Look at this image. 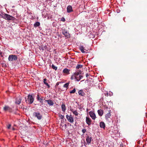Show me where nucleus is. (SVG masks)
Instances as JSON below:
<instances>
[{
	"instance_id": "1",
	"label": "nucleus",
	"mask_w": 147,
	"mask_h": 147,
	"mask_svg": "<svg viewBox=\"0 0 147 147\" xmlns=\"http://www.w3.org/2000/svg\"><path fill=\"white\" fill-rule=\"evenodd\" d=\"M0 16L3 18L7 20L14 21L15 20V18L14 17L3 12L0 13Z\"/></svg>"
},
{
	"instance_id": "2",
	"label": "nucleus",
	"mask_w": 147,
	"mask_h": 147,
	"mask_svg": "<svg viewBox=\"0 0 147 147\" xmlns=\"http://www.w3.org/2000/svg\"><path fill=\"white\" fill-rule=\"evenodd\" d=\"M83 77V76L81 75H78L75 74H73L71 78V80H75V81H79Z\"/></svg>"
},
{
	"instance_id": "3",
	"label": "nucleus",
	"mask_w": 147,
	"mask_h": 147,
	"mask_svg": "<svg viewBox=\"0 0 147 147\" xmlns=\"http://www.w3.org/2000/svg\"><path fill=\"white\" fill-rule=\"evenodd\" d=\"M105 111L106 113H107V114L105 115V118L107 120H108L109 118H110L111 116V111L110 109V108H108V107H106L105 109Z\"/></svg>"
},
{
	"instance_id": "4",
	"label": "nucleus",
	"mask_w": 147,
	"mask_h": 147,
	"mask_svg": "<svg viewBox=\"0 0 147 147\" xmlns=\"http://www.w3.org/2000/svg\"><path fill=\"white\" fill-rule=\"evenodd\" d=\"M62 33L67 38H69L70 36L67 30L65 28L63 29L62 30Z\"/></svg>"
},
{
	"instance_id": "5",
	"label": "nucleus",
	"mask_w": 147,
	"mask_h": 147,
	"mask_svg": "<svg viewBox=\"0 0 147 147\" xmlns=\"http://www.w3.org/2000/svg\"><path fill=\"white\" fill-rule=\"evenodd\" d=\"M33 116L36 117L38 120L41 119L42 118V115L39 113L34 112L33 113Z\"/></svg>"
},
{
	"instance_id": "6",
	"label": "nucleus",
	"mask_w": 147,
	"mask_h": 147,
	"mask_svg": "<svg viewBox=\"0 0 147 147\" xmlns=\"http://www.w3.org/2000/svg\"><path fill=\"white\" fill-rule=\"evenodd\" d=\"M69 92H76V91L78 92H82V90H80L78 89L77 88H76L75 87H70L69 88Z\"/></svg>"
},
{
	"instance_id": "7",
	"label": "nucleus",
	"mask_w": 147,
	"mask_h": 147,
	"mask_svg": "<svg viewBox=\"0 0 147 147\" xmlns=\"http://www.w3.org/2000/svg\"><path fill=\"white\" fill-rule=\"evenodd\" d=\"M18 57L16 55H11L9 56L8 57V60L9 61H13V60H16L17 59Z\"/></svg>"
},
{
	"instance_id": "8",
	"label": "nucleus",
	"mask_w": 147,
	"mask_h": 147,
	"mask_svg": "<svg viewBox=\"0 0 147 147\" xmlns=\"http://www.w3.org/2000/svg\"><path fill=\"white\" fill-rule=\"evenodd\" d=\"M66 117L68 121L70 123H73L74 121V119L71 115L70 116L68 115H66Z\"/></svg>"
},
{
	"instance_id": "9",
	"label": "nucleus",
	"mask_w": 147,
	"mask_h": 147,
	"mask_svg": "<svg viewBox=\"0 0 147 147\" xmlns=\"http://www.w3.org/2000/svg\"><path fill=\"white\" fill-rule=\"evenodd\" d=\"M3 109L4 111L5 112L8 111L10 112H11L12 111V109L8 106H5L3 107Z\"/></svg>"
},
{
	"instance_id": "10",
	"label": "nucleus",
	"mask_w": 147,
	"mask_h": 147,
	"mask_svg": "<svg viewBox=\"0 0 147 147\" xmlns=\"http://www.w3.org/2000/svg\"><path fill=\"white\" fill-rule=\"evenodd\" d=\"M92 140V137L88 135L86 137V141L88 144H89L91 143Z\"/></svg>"
},
{
	"instance_id": "11",
	"label": "nucleus",
	"mask_w": 147,
	"mask_h": 147,
	"mask_svg": "<svg viewBox=\"0 0 147 147\" xmlns=\"http://www.w3.org/2000/svg\"><path fill=\"white\" fill-rule=\"evenodd\" d=\"M89 114L90 117L93 119L95 120V119L96 116L94 113L92 111H91L89 112Z\"/></svg>"
},
{
	"instance_id": "12",
	"label": "nucleus",
	"mask_w": 147,
	"mask_h": 147,
	"mask_svg": "<svg viewBox=\"0 0 147 147\" xmlns=\"http://www.w3.org/2000/svg\"><path fill=\"white\" fill-rule=\"evenodd\" d=\"M28 97L30 101V104H32L34 100V98L31 95L29 94Z\"/></svg>"
},
{
	"instance_id": "13",
	"label": "nucleus",
	"mask_w": 147,
	"mask_h": 147,
	"mask_svg": "<svg viewBox=\"0 0 147 147\" xmlns=\"http://www.w3.org/2000/svg\"><path fill=\"white\" fill-rule=\"evenodd\" d=\"M22 98V97H20V96H18V97L17 98L15 102L17 104L19 105L21 102Z\"/></svg>"
},
{
	"instance_id": "14",
	"label": "nucleus",
	"mask_w": 147,
	"mask_h": 147,
	"mask_svg": "<svg viewBox=\"0 0 147 147\" xmlns=\"http://www.w3.org/2000/svg\"><path fill=\"white\" fill-rule=\"evenodd\" d=\"M44 97H40V95L39 94L37 95V99L38 100L40 101V102L41 103V104H43L42 100L43 99Z\"/></svg>"
},
{
	"instance_id": "15",
	"label": "nucleus",
	"mask_w": 147,
	"mask_h": 147,
	"mask_svg": "<svg viewBox=\"0 0 147 147\" xmlns=\"http://www.w3.org/2000/svg\"><path fill=\"white\" fill-rule=\"evenodd\" d=\"M86 122L88 125H90L91 124L92 120L89 117H86Z\"/></svg>"
},
{
	"instance_id": "16",
	"label": "nucleus",
	"mask_w": 147,
	"mask_h": 147,
	"mask_svg": "<svg viewBox=\"0 0 147 147\" xmlns=\"http://www.w3.org/2000/svg\"><path fill=\"white\" fill-rule=\"evenodd\" d=\"M67 12L68 13H70L73 11L71 5L68 6L67 8Z\"/></svg>"
},
{
	"instance_id": "17",
	"label": "nucleus",
	"mask_w": 147,
	"mask_h": 147,
	"mask_svg": "<svg viewBox=\"0 0 147 147\" xmlns=\"http://www.w3.org/2000/svg\"><path fill=\"white\" fill-rule=\"evenodd\" d=\"M48 48V46L47 45H42L39 47V49L40 50H44L45 49H46Z\"/></svg>"
},
{
	"instance_id": "18",
	"label": "nucleus",
	"mask_w": 147,
	"mask_h": 147,
	"mask_svg": "<svg viewBox=\"0 0 147 147\" xmlns=\"http://www.w3.org/2000/svg\"><path fill=\"white\" fill-rule=\"evenodd\" d=\"M45 101L47 102V103L50 106H53L54 104L53 101L51 100H45Z\"/></svg>"
},
{
	"instance_id": "19",
	"label": "nucleus",
	"mask_w": 147,
	"mask_h": 147,
	"mask_svg": "<svg viewBox=\"0 0 147 147\" xmlns=\"http://www.w3.org/2000/svg\"><path fill=\"white\" fill-rule=\"evenodd\" d=\"M70 71V70L69 69H68L66 68H65L63 70V73L65 74H69Z\"/></svg>"
},
{
	"instance_id": "20",
	"label": "nucleus",
	"mask_w": 147,
	"mask_h": 147,
	"mask_svg": "<svg viewBox=\"0 0 147 147\" xmlns=\"http://www.w3.org/2000/svg\"><path fill=\"white\" fill-rule=\"evenodd\" d=\"M70 111H71L75 115L78 116V113L76 110L74 111L73 109H70Z\"/></svg>"
},
{
	"instance_id": "21",
	"label": "nucleus",
	"mask_w": 147,
	"mask_h": 147,
	"mask_svg": "<svg viewBox=\"0 0 147 147\" xmlns=\"http://www.w3.org/2000/svg\"><path fill=\"white\" fill-rule=\"evenodd\" d=\"M79 49L82 53H84L85 52L84 51L86 49H84V47L83 46L80 45L79 47Z\"/></svg>"
},
{
	"instance_id": "22",
	"label": "nucleus",
	"mask_w": 147,
	"mask_h": 147,
	"mask_svg": "<svg viewBox=\"0 0 147 147\" xmlns=\"http://www.w3.org/2000/svg\"><path fill=\"white\" fill-rule=\"evenodd\" d=\"M106 96H111L113 95V92H106L104 93Z\"/></svg>"
},
{
	"instance_id": "23",
	"label": "nucleus",
	"mask_w": 147,
	"mask_h": 147,
	"mask_svg": "<svg viewBox=\"0 0 147 147\" xmlns=\"http://www.w3.org/2000/svg\"><path fill=\"white\" fill-rule=\"evenodd\" d=\"M100 127L103 128L104 129H105V124L104 122H100Z\"/></svg>"
},
{
	"instance_id": "24",
	"label": "nucleus",
	"mask_w": 147,
	"mask_h": 147,
	"mask_svg": "<svg viewBox=\"0 0 147 147\" xmlns=\"http://www.w3.org/2000/svg\"><path fill=\"white\" fill-rule=\"evenodd\" d=\"M97 112L99 115L101 116H102L103 114V111L102 110H98Z\"/></svg>"
},
{
	"instance_id": "25",
	"label": "nucleus",
	"mask_w": 147,
	"mask_h": 147,
	"mask_svg": "<svg viewBox=\"0 0 147 147\" xmlns=\"http://www.w3.org/2000/svg\"><path fill=\"white\" fill-rule=\"evenodd\" d=\"M47 80V79L46 78L44 79L43 82L44 84L47 86V88H49L50 87V86L46 82Z\"/></svg>"
},
{
	"instance_id": "26",
	"label": "nucleus",
	"mask_w": 147,
	"mask_h": 147,
	"mask_svg": "<svg viewBox=\"0 0 147 147\" xmlns=\"http://www.w3.org/2000/svg\"><path fill=\"white\" fill-rule=\"evenodd\" d=\"M62 111L63 112H65L66 110V107L64 104H63L61 106Z\"/></svg>"
},
{
	"instance_id": "27",
	"label": "nucleus",
	"mask_w": 147,
	"mask_h": 147,
	"mask_svg": "<svg viewBox=\"0 0 147 147\" xmlns=\"http://www.w3.org/2000/svg\"><path fill=\"white\" fill-rule=\"evenodd\" d=\"M40 24L39 22H37L34 24V27H37L40 26Z\"/></svg>"
},
{
	"instance_id": "28",
	"label": "nucleus",
	"mask_w": 147,
	"mask_h": 147,
	"mask_svg": "<svg viewBox=\"0 0 147 147\" xmlns=\"http://www.w3.org/2000/svg\"><path fill=\"white\" fill-rule=\"evenodd\" d=\"M70 83V82H69L68 83H65L63 85V87L65 88H67Z\"/></svg>"
},
{
	"instance_id": "29",
	"label": "nucleus",
	"mask_w": 147,
	"mask_h": 147,
	"mask_svg": "<svg viewBox=\"0 0 147 147\" xmlns=\"http://www.w3.org/2000/svg\"><path fill=\"white\" fill-rule=\"evenodd\" d=\"M74 74L79 75L81 74V71L80 70H78Z\"/></svg>"
},
{
	"instance_id": "30",
	"label": "nucleus",
	"mask_w": 147,
	"mask_h": 147,
	"mask_svg": "<svg viewBox=\"0 0 147 147\" xmlns=\"http://www.w3.org/2000/svg\"><path fill=\"white\" fill-rule=\"evenodd\" d=\"M82 65H78L76 67L77 69H79L80 68H82Z\"/></svg>"
},
{
	"instance_id": "31",
	"label": "nucleus",
	"mask_w": 147,
	"mask_h": 147,
	"mask_svg": "<svg viewBox=\"0 0 147 147\" xmlns=\"http://www.w3.org/2000/svg\"><path fill=\"white\" fill-rule=\"evenodd\" d=\"M51 67L53 69L56 70L57 69V67L55 66L54 65L52 64Z\"/></svg>"
},
{
	"instance_id": "32",
	"label": "nucleus",
	"mask_w": 147,
	"mask_h": 147,
	"mask_svg": "<svg viewBox=\"0 0 147 147\" xmlns=\"http://www.w3.org/2000/svg\"><path fill=\"white\" fill-rule=\"evenodd\" d=\"M59 117L61 119H63L64 117V116L61 115L60 114H59Z\"/></svg>"
},
{
	"instance_id": "33",
	"label": "nucleus",
	"mask_w": 147,
	"mask_h": 147,
	"mask_svg": "<svg viewBox=\"0 0 147 147\" xmlns=\"http://www.w3.org/2000/svg\"><path fill=\"white\" fill-rule=\"evenodd\" d=\"M78 93H79V94L80 95L82 96H84L85 95V94L84 92H78Z\"/></svg>"
},
{
	"instance_id": "34",
	"label": "nucleus",
	"mask_w": 147,
	"mask_h": 147,
	"mask_svg": "<svg viewBox=\"0 0 147 147\" xmlns=\"http://www.w3.org/2000/svg\"><path fill=\"white\" fill-rule=\"evenodd\" d=\"M86 131V129H83L82 130V132L84 134L85 133Z\"/></svg>"
},
{
	"instance_id": "35",
	"label": "nucleus",
	"mask_w": 147,
	"mask_h": 147,
	"mask_svg": "<svg viewBox=\"0 0 147 147\" xmlns=\"http://www.w3.org/2000/svg\"><path fill=\"white\" fill-rule=\"evenodd\" d=\"M119 147H123V144L121 143Z\"/></svg>"
},
{
	"instance_id": "36",
	"label": "nucleus",
	"mask_w": 147,
	"mask_h": 147,
	"mask_svg": "<svg viewBox=\"0 0 147 147\" xmlns=\"http://www.w3.org/2000/svg\"><path fill=\"white\" fill-rule=\"evenodd\" d=\"M11 126V125L10 124H9L7 126V128L8 129H9L10 128Z\"/></svg>"
},
{
	"instance_id": "37",
	"label": "nucleus",
	"mask_w": 147,
	"mask_h": 147,
	"mask_svg": "<svg viewBox=\"0 0 147 147\" xmlns=\"http://www.w3.org/2000/svg\"><path fill=\"white\" fill-rule=\"evenodd\" d=\"M59 83L61 84V82H57L56 84V86H58L59 85Z\"/></svg>"
},
{
	"instance_id": "38",
	"label": "nucleus",
	"mask_w": 147,
	"mask_h": 147,
	"mask_svg": "<svg viewBox=\"0 0 147 147\" xmlns=\"http://www.w3.org/2000/svg\"><path fill=\"white\" fill-rule=\"evenodd\" d=\"M2 52L0 50V55H1V57H2Z\"/></svg>"
},
{
	"instance_id": "39",
	"label": "nucleus",
	"mask_w": 147,
	"mask_h": 147,
	"mask_svg": "<svg viewBox=\"0 0 147 147\" xmlns=\"http://www.w3.org/2000/svg\"><path fill=\"white\" fill-rule=\"evenodd\" d=\"M89 76V75H88V74H86V77H87L88 76Z\"/></svg>"
},
{
	"instance_id": "40",
	"label": "nucleus",
	"mask_w": 147,
	"mask_h": 147,
	"mask_svg": "<svg viewBox=\"0 0 147 147\" xmlns=\"http://www.w3.org/2000/svg\"><path fill=\"white\" fill-rule=\"evenodd\" d=\"M62 21H63V22H64L65 21V19L64 18V19L63 20H62Z\"/></svg>"
},
{
	"instance_id": "41",
	"label": "nucleus",
	"mask_w": 147,
	"mask_h": 147,
	"mask_svg": "<svg viewBox=\"0 0 147 147\" xmlns=\"http://www.w3.org/2000/svg\"><path fill=\"white\" fill-rule=\"evenodd\" d=\"M12 129H13V130H14L15 129V128H12Z\"/></svg>"
},
{
	"instance_id": "42",
	"label": "nucleus",
	"mask_w": 147,
	"mask_h": 147,
	"mask_svg": "<svg viewBox=\"0 0 147 147\" xmlns=\"http://www.w3.org/2000/svg\"><path fill=\"white\" fill-rule=\"evenodd\" d=\"M88 109H87L86 111H87V112H88Z\"/></svg>"
},
{
	"instance_id": "43",
	"label": "nucleus",
	"mask_w": 147,
	"mask_h": 147,
	"mask_svg": "<svg viewBox=\"0 0 147 147\" xmlns=\"http://www.w3.org/2000/svg\"><path fill=\"white\" fill-rule=\"evenodd\" d=\"M74 92H70V93H74Z\"/></svg>"
},
{
	"instance_id": "44",
	"label": "nucleus",
	"mask_w": 147,
	"mask_h": 147,
	"mask_svg": "<svg viewBox=\"0 0 147 147\" xmlns=\"http://www.w3.org/2000/svg\"><path fill=\"white\" fill-rule=\"evenodd\" d=\"M102 92H103L104 91L103 90H102Z\"/></svg>"
}]
</instances>
